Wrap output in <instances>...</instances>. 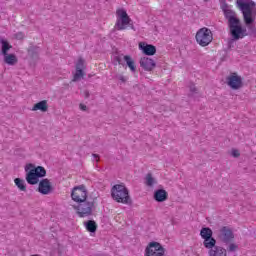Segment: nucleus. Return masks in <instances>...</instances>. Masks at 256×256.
Segmentation results:
<instances>
[{
  "label": "nucleus",
  "mask_w": 256,
  "mask_h": 256,
  "mask_svg": "<svg viewBox=\"0 0 256 256\" xmlns=\"http://www.w3.org/2000/svg\"><path fill=\"white\" fill-rule=\"evenodd\" d=\"M222 11L224 13L225 19L228 21V27L230 31V35L232 37V41H239V39H243V37H247V28H243L241 24V20L237 16V13L231 9L227 3L222 5Z\"/></svg>",
  "instance_id": "1"
},
{
  "label": "nucleus",
  "mask_w": 256,
  "mask_h": 256,
  "mask_svg": "<svg viewBox=\"0 0 256 256\" xmlns=\"http://www.w3.org/2000/svg\"><path fill=\"white\" fill-rule=\"evenodd\" d=\"M238 7L243 15L244 23L248 27L249 34L256 35V27L253 26L256 20V3L253 0H236Z\"/></svg>",
  "instance_id": "2"
},
{
  "label": "nucleus",
  "mask_w": 256,
  "mask_h": 256,
  "mask_svg": "<svg viewBox=\"0 0 256 256\" xmlns=\"http://www.w3.org/2000/svg\"><path fill=\"white\" fill-rule=\"evenodd\" d=\"M111 196L117 203H123L124 205H131V196H129V190L125 185L116 184L111 189Z\"/></svg>",
  "instance_id": "3"
},
{
  "label": "nucleus",
  "mask_w": 256,
  "mask_h": 256,
  "mask_svg": "<svg viewBox=\"0 0 256 256\" xmlns=\"http://www.w3.org/2000/svg\"><path fill=\"white\" fill-rule=\"evenodd\" d=\"M73 209H75L77 215L81 218L91 217L95 210V201L84 200L78 202V205H73Z\"/></svg>",
  "instance_id": "4"
},
{
  "label": "nucleus",
  "mask_w": 256,
  "mask_h": 256,
  "mask_svg": "<svg viewBox=\"0 0 256 256\" xmlns=\"http://www.w3.org/2000/svg\"><path fill=\"white\" fill-rule=\"evenodd\" d=\"M196 41L201 47H207L213 41V32L207 27L199 29L196 33Z\"/></svg>",
  "instance_id": "5"
},
{
  "label": "nucleus",
  "mask_w": 256,
  "mask_h": 256,
  "mask_svg": "<svg viewBox=\"0 0 256 256\" xmlns=\"http://www.w3.org/2000/svg\"><path fill=\"white\" fill-rule=\"evenodd\" d=\"M116 24L114 26V29H117V31H123L127 29V26L129 23H131V18L127 14V11L125 9H118L116 11Z\"/></svg>",
  "instance_id": "6"
},
{
  "label": "nucleus",
  "mask_w": 256,
  "mask_h": 256,
  "mask_svg": "<svg viewBox=\"0 0 256 256\" xmlns=\"http://www.w3.org/2000/svg\"><path fill=\"white\" fill-rule=\"evenodd\" d=\"M200 235L204 239L203 245L206 249H213L215 247L217 240L213 238V230L211 228H202Z\"/></svg>",
  "instance_id": "7"
},
{
  "label": "nucleus",
  "mask_w": 256,
  "mask_h": 256,
  "mask_svg": "<svg viewBox=\"0 0 256 256\" xmlns=\"http://www.w3.org/2000/svg\"><path fill=\"white\" fill-rule=\"evenodd\" d=\"M145 256H165V248L159 242H150L145 248Z\"/></svg>",
  "instance_id": "8"
},
{
  "label": "nucleus",
  "mask_w": 256,
  "mask_h": 256,
  "mask_svg": "<svg viewBox=\"0 0 256 256\" xmlns=\"http://www.w3.org/2000/svg\"><path fill=\"white\" fill-rule=\"evenodd\" d=\"M71 197L76 203L87 201V188H85V185L75 186L72 189Z\"/></svg>",
  "instance_id": "9"
},
{
  "label": "nucleus",
  "mask_w": 256,
  "mask_h": 256,
  "mask_svg": "<svg viewBox=\"0 0 256 256\" xmlns=\"http://www.w3.org/2000/svg\"><path fill=\"white\" fill-rule=\"evenodd\" d=\"M228 87L232 88L234 91H238L243 87V78L237 75V73H232L226 78Z\"/></svg>",
  "instance_id": "10"
},
{
  "label": "nucleus",
  "mask_w": 256,
  "mask_h": 256,
  "mask_svg": "<svg viewBox=\"0 0 256 256\" xmlns=\"http://www.w3.org/2000/svg\"><path fill=\"white\" fill-rule=\"evenodd\" d=\"M218 238L222 243H229L232 239H235V235L233 234V230L227 226H223L218 233Z\"/></svg>",
  "instance_id": "11"
},
{
  "label": "nucleus",
  "mask_w": 256,
  "mask_h": 256,
  "mask_svg": "<svg viewBox=\"0 0 256 256\" xmlns=\"http://www.w3.org/2000/svg\"><path fill=\"white\" fill-rule=\"evenodd\" d=\"M85 69H87V66H85V60L83 58H79L76 63V72L73 77V81H79L85 77Z\"/></svg>",
  "instance_id": "12"
},
{
  "label": "nucleus",
  "mask_w": 256,
  "mask_h": 256,
  "mask_svg": "<svg viewBox=\"0 0 256 256\" xmlns=\"http://www.w3.org/2000/svg\"><path fill=\"white\" fill-rule=\"evenodd\" d=\"M38 191L42 195H49V193L53 192V186H51L49 179L45 178L39 182Z\"/></svg>",
  "instance_id": "13"
},
{
  "label": "nucleus",
  "mask_w": 256,
  "mask_h": 256,
  "mask_svg": "<svg viewBox=\"0 0 256 256\" xmlns=\"http://www.w3.org/2000/svg\"><path fill=\"white\" fill-rule=\"evenodd\" d=\"M140 67H142L144 71H153L155 67H157V63L149 57H143L140 59Z\"/></svg>",
  "instance_id": "14"
},
{
  "label": "nucleus",
  "mask_w": 256,
  "mask_h": 256,
  "mask_svg": "<svg viewBox=\"0 0 256 256\" xmlns=\"http://www.w3.org/2000/svg\"><path fill=\"white\" fill-rule=\"evenodd\" d=\"M139 49H141L144 55H148V56H152V55H155V53H157V48L154 45L145 44L143 42L139 44Z\"/></svg>",
  "instance_id": "15"
},
{
  "label": "nucleus",
  "mask_w": 256,
  "mask_h": 256,
  "mask_svg": "<svg viewBox=\"0 0 256 256\" xmlns=\"http://www.w3.org/2000/svg\"><path fill=\"white\" fill-rule=\"evenodd\" d=\"M26 181L29 185H37L39 183V176L33 168H30V171L26 174Z\"/></svg>",
  "instance_id": "16"
},
{
  "label": "nucleus",
  "mask_w": 256,
  "mask_h": 256,
  "mask_svg": "<svg viewBox=\"0 0 256 256\" xmlns=\"http://www.w3.org/2000/svg\"><path fill=\"white\" fill-rule=\"evenodd\" d=\"M169 194L165 189H158L154 192V199L157 203H163V201H167Z\"/></svg>",
  "instance_id": "17"
},
{
  "label": "nucleus",
  "mask_w": 256,
  "mask_h": 256,
  "mask_svg": "<svg viewBox=\"0 0 256 256\" xmlns=\"http://www.w3.org/2000/svg\"><path fill=\"white\" fill-rule=\"evenodd\" d=\"M29 169H33L36 172V175L41 178L47 175V170H45L42 166H38L35 168L33 164H28L25 166V171H29Z\"/></svg>",
  "instance_id": "18"
},
{
  "label": "nucleus",
  "mask_w": 256,
  "mask_h": 256,
  "mask_svg": "<svg viewBox=\"0 0 256 256\" xmlns=\"http://www.w3.org/2000/svg\"><path fill=\"white\" fill-rule=\"evenodd\" d=\"M208 249H210L209 256H227V250L223 247L214 245V247Z\"/></svg>",
  "instance_id": "19"
},
{
  "label": "nucleus",
  "mask_w": 256,
  "mask_h": 256,
  "mask_svg": "<svg viewBox=\"0 0 256 256\" xmlns=\"http://www.w3.org/2000/svg\"><path fill=\"white\" fill-rule=\"evenodd\" d=\"M32 111H42V113H47V111H49V105L47 104V100H42L36 103L33 106Z\"/></svg>",
  "instance_id": "20"
},
{
  "label": "nucleus",
  "mask_w": 256,
  "mask_h": 256,
  "mask_svg": "<svg viewBox=\"0 0 256 256\" xmlns=\"http://www.w3.org/2000/svg\"><path fill=\"white\" fill-rule=\"evenodd\" d=\"M84 227L89 233H95L97 231V222L94 220H88L84 222Z\"/></svg>",
  "instance_id": "21"
},
{
  "label": "nucleus",
  "mask_w": 256,
  "mask_h": 256,
  "mask_svg": "<svg viewBox=\"0 0 256 256\" xmlns=\"http://www.w3.org/2000/svg\"><path fill=\"white\" fill-rule=\"evenodd\" d=\"M124 61L128 65L129 69L132 71V73H135L137 71V67L135 66V61H133V58L131 56L126 55L123 57Z\"/></svg>",
  "instance_id": "22"
},
{
  "label": "nucleus",
  "mask_w": 256,
  "mask_h": 256,
  "mask_svg": "<svg viewBox=\"0 0 256 256\" xmlns=\"http://www.w3.org/2000/svg\"><path fill=\"white\" fill-rule=\"evenodd\" d=\"M4 56V61L7 65H15L17 63V56L15 54H6Z\"/></svg>",
  "instance_id": "23"
},
{
  "label": "nucleus",
  "mask_w": 256,
  "mask_h": 256,
  "mask_svg": "<svg viewBox=\"0 0 256 256\" xmlns=\"http://www.w3.org/2000/svg\"><path fill=\"white\" fill-rule=\"evenodd\" d=\"M0 43L2 45V54L7 55V51H9L13 46H11L5 39H0Z\"/></svg>",
  "instance_id": "24"
},
{
  "label": "nucleus",
  "mask_w": 256,
  "mask_h": 256,
  "mask_svg": "<svg viewBox=\"0 0 256 256\" xmlns=\"http://www.w3.org/2000/svg\"><path fill=\"white\" fill-rule=\"evenodd\" d=\"M27 52L28 55H30V57H35V55H37V53L39 52V46L30 44L29 48L27 49Z\"/></svg>",
  "instance_id": "25"
},
{
  "label": "nucleus",
  "mask_w": 256,
  "mask_h": 256,
  "mask_svg": "<svg viewBox=\"0 0 256 256\" xmlns=\"http://www.w3.org/2000/svg\"><path fill=\"white\" fill-rule=\"evenodd\" d=\"M14 182L18 189H20V191H27V186H25L24 180H21V178H16Z\"/></svg>",
  "instance_id": "26"
},
{
  "label": "nucleus",
  "mask_w": 256,
  "mask_h": 256,
  "mask_svg": "<svg viewBox=\"0 0 256 256\" xmlns=\"http://www.w3.org/2000/svg\"><path fill=\"white\" fill-rule=\"evenodd\" d=\"M153 183H155V179H153V175H151V173H148L146 175V185L148 187H153Z\"/></svg>",
  "instance_id": "27"
},
{
  "label": "nucleus",
  "mask_w": 256,
  "mask_h": 256,
  "mask_svg": "<svg viewBox=\"0 0 256 256\" xmlns=\"http://www.w3.org/2000/svg\"><path fill=\"white\" fill-rule=\"evenodd\" d=\"M14 37L18 41H23V39H25V34L23 32H17L16 34H14Z\"/></svg>",
  "instance_id": "28"
},
{
  "label": "nucleus",
  "mask_w": 256,
  "mask_h": 256,
  "mask_svg": "<svg viewBox=\"0 0 256 256\" xmlns=\"http://www.w3.org/2000/svg\"><path fill=\"white\" fill-rule=\"evenodd\" d=\"M237 249H239V246L235 243L230 244L228 247V251L230 253H233V251H237Z\"/></svg>",
  "instance_id": "29"
},
{
  "label": "nucleus",
  "mask_w": 256,
  "mask_h": 256,
  "mask_svg": "<svg viewBox=\"0 0 256 256\" xmlns=\"http://www.w3.org/2000/svg\"><path fill=\"white\" fill-rule=\"evenodd\" d=\"M115 61H117V63H119V65H123V58L121 56H116Z\"/></svg>",
  "instance_id": "30"
},
{
  "label": "nucleus",
  "mask_w": 256,
  "mask_h": 256,
  "mask_svg": "<svg viewBox=\"0 0 256 256\" xmlns=\"http://www.w3.org/2000/svg\"><path fill=\"white\" fill-rule=\"evenodd\" d=\"M240 155L239 150H232V157H239Z\"/></svg>",
  "instance_id": "31"
},
{
  "label": "nucleus",
  "mask_w": 256,
  "mask_h": 256,
  "mask_svg": "<svg viewBox=\"0 0 256 256\" xmlns=\"http://www.w3.org/2000/svg\"><path fill=\"white\" fill-rule=\"evenodd\" d=\"M190 91L191 93H197V88L195 87V85L190 86Z\"/></svg>",
  "instance_id": "32"
},
{
  "label": "nucleus",
  "mask_w": 256,
  "mask_h": 256,
  "mask_svg": "<svg viewBox=\"0 0 256 256\" xmlns=\"http://www.w3.org/2000/svg\"><path fill=\"white\" fill-rule=\"evenodd\" d=\"M79 107L82 111H87V106L85 104H80Z\"/></svg>",
  "instance_id": "33"
},
{
  "label": "nucleus",
  "mask_w": 256,
  "mask_h": 256,
  "mask_svg": "<svg viewBox=\"0 0 256 256\" xmlns=\"http://www.w3.org/2000/svg\"><path fill=\"white\" fill-rule=\"evenodd\" d=\"M119 80L122 81V83H125L127 80L125 79V76H119Z\"/></svg>",
  "instance_id": "34"
},
{
  "label": "nucleus",
  "mask_w": 256,
  "mask_h": 256,
  "mask_svg": "<svg viewBox=\"0 0 256 256\" xmlns=\"http://www.w3.org/2000/svg\"><path fill=\"white\" fill-rule=\"evenodd\" d=\"M84 94H85L86 99H88V97H89V91L86 90V91L84 92Z\"/></svg>",
  "instance_id": "35"
},
{
  "label": "nucleus",
  "mask_w": 256,
  "mask_h": 256,
  "mask_svg": "<svg viewBox=\"0 0 256 256\" xmlns=\"http://www.w3.org/2000/svg\"><path fill=\"white\" fill-rule=\"evenodd\" d=\"M92 155H93V157H95V159L99 158V155H97V154H92Z\"/></svg>",
  "instance_id": "36"
}]
</instances>
